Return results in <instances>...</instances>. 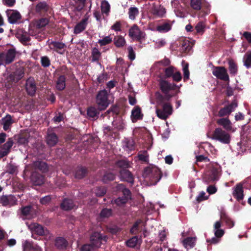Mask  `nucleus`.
<instances>
[{
	"instance_id": "obj_64",
	"label": "nucleus",
	"mask_w": 251,
	"mask_h": 251,
	"mask_svg": "<svg viewBox=\"0 0 251 251\" xmlns=\"http://www.w3.org/2000/svg\"><path fill=\"white\" fill-rule=\"evenodd\" d=\"M172 77L173 81L176 82H179L182 79L181 74L179 71L175 72Z\"/></svg>"
},
{
	"instance_id": "obj_36",
	"label": "nucleus",
	"mask_w": 251,
	"mask_h": 251,
	"mask_svg": "<svg viewBox=\"0 0 251 251\" xmlns=\"http://www.w3.org/2000/svg\"><path fill=\"white\" fill-rule=\"evenodd\" d=\"M228 70L230 74L232 75H235L238 72V66L236 63L232 59L228 60Z\"/></svg>"
},
{
	"instance_id": "obj_54",
	"label": "nucleus",
	"mask_w": 251,
	"mask_h": 251,
	"mask_svg": "<svg viewBox=\"0 0 251 251\" xmlns=\"http://www.w3.org/2000/svg\"><path fill=\"white\" fill-rule=\"evenodd\" d=\"M112 211L110 208H103L101 210L100 213V216L101 218H108L112 215Z\"/></svg>"
},
{
	"instance_id": "obj_53",
	"label": "nucleus",
	"mask_w": 251,
	"mask_h": 251,
	"mask_svg": "<svg viewBox=\"0 0 251 251\" xmlns=\"http://www.w3.org/2000/svg\"><path fill=\"white\" fill-rule=\"evenodd\" d=\"M205 25L203 22H199L195 27L197 33L202 34L205 30Z\"/></svg>"
},
{
	"instance_id": "obj_30",
	"label": "nucleus",
	"mask_w": 251,
	"mask_h": 251,
	"mask_svg": "<svg viewBox=\"0 0 251 251\" xmlns=\"http://www.w3.org/2000/svg\"><path fill=\"white\" fill-rule=\"evenodd\" d=\"M87 21L88 18H85L77 24L74 27V33L77 34L84 30L87 25Z\"/></svg>"
},
{
	"instance_id": "obj_37",
	"label": "nucleus",
	"mask_w": 251,
	"mask_h": 251,
	"mask_svg": "<svg viewBox=\"0 0 251 251\" xmlns=\"http://www.w3.org/2000/svg\"><path fill=\"white\" fill-rule=\"evenodd\" d=\"M172 28V24L169 22L164 23L156 27V30L161 33H165Z\"/></svg>"
},
{
	"instance_id": "obj_50",
	"label": "nucleus",
	"mask_w": 251,
	"mask_h": 251,
	"mask_svg": "<svg viewBox=\"0 0 251 251\" xmlns=\"http://www.w3.org/2000/svg\"><path fill=\"white\" fill-rule=\"evenodd\" d=\"M32 206L31 205H27L23 206L21 208V214L26 217L30 216Z\"/></svg>"
},
{
	"instance_id": "obj_22",
	"label": "nucleus",
	"mask_w": 251,
	"mask_h": 251,
	"mask_svg": "<svg viewBox=\"0 0 251 251\" xmlns=\"http://www.w3.org/2000/svg\"><path fill=\"white\" fill-rule=\"evenodd\" d=\"M88 173V168L82 166H78L74 171L75 177L82 179L85 177Z\"/></svg>"
},
{
	"instance_id": "obj_8",
	"label": "nucleus",
	"mask_w": 251,
	"mask_h": 251,
	"mask_svg": "<svg viewBox=\"0 0 251 251\" xmlns=\"http://www.w3.org/2000/svg\"><path fill=\"white\" fill-rule=\"evenodd\" d=\"M108 237L106 235H103L99 232H94L92 233L90 237V243H91L95 248H100L103 242H106Z\"/></svg>"
},
{
	"instance_id": "obj_12",
	"label": "nucleus",
	"mask_w": 251,
	"mask_h": 251,
	"mask_svg": "<svg viewBox=\"0 0 251 251\" xmlns=\"http://www.w3.org/2000/svg\"><path fill=\"white\" fill-rule=\"evenodd\" d=\"M17 199L12 195H2L0 197V203L3 206H11L17 204Z\"/></svg>"
},
{
	"instance_id": "obj_45",
	"label": "nucleus",
	"mask_w": 251,
	"mask_h": 251,
	"mask_svg": "<svg viewBox=\"0 0 251 251\" xmlns=\"http://www.w3.org/2000/svg\"><path fill=\"white\" fill-rule=\"evenodd\" d=\"M139 14V9L136 7H131L128 9V17L131 20H134L136 19V16H138Z\"/></svg>"
},
{
	"instance_id": "obj_47",
	"label": "nucleus",
	"mask_w": 251,
	"mask_h": 251,
	"mask_svg": "<svg viewBox=\"0 0 251 251\" xmlns=\"http://www.w3.org/2000/svg\"><path fill=\"white\" fill-rule=\"evenodd\" d=\"M204 0H191V6L195 10H200L201 9L202 1Z\"/></svg>"
},
{
	"instance_id": "obj_57",
	"label": "nucleus",
	"mask_w": 251,
	"mask_h": 251,
	"mask_svg": "<svg viewBox=\"0 0 251 251\" xmlns=\"http://www.w3.org/2000/svg\"><path fill=\"white\" fill-rule=\"evenodd\" d=\"M13 138H9L5 143L0 146L10 151V149L13 145Z\"/></svg>"
},
{
	"instance_id": "obj_38",
	"label": "nucleus",
	"mask_w": 251,
	"mask_h": 251,
	"mask_svg": "<svg viewBox=\"0 0 251 251\" xmlns=\"http://www.w3.org/2000/svg\"><path fill=\"white\" fill-rule=\"evenodd\" d=\"M115 166L120 170H122L128 169L130 167V164L126 159H119L115 162Z\"/></svg>"
},
{
	"instance_id": "obj_11",
	"label": "nucleus",
	"mask_w": 251,
	"mask_h": 251,
	"mask_svg": "<svg viewBox=\"0 0 251 251\" xmlns=\"http://www.w3.org/2000/svg\"><path fill=\"white\" fill-rule=\"evenodd\" d=\"M35 10L37 13L43 15H48V13L51 14L52 8L46 1H40L38 2L35 6Z\"/></svg>"
},
{
	"instance_id": "obj_14",
	"label": "nucleus",
	"mask_w": 251,
	"mask_h": 251,
	"mask_svg": "<svg viewBox=\"0 0 251 251\" xmlns=\"http://www.w3.org/2000/svg\"><path fill=\"white\" fill-rule=\"evenodd\" d=\"M32 168L34 171H40L42 174L46 173L49 171L48 164L40 160L34 161L32 164Z\"/></svg>"
},
{
	"instance_id": "obj_23",
	"label": "nucleus",
	"mask_w": 251,
	"mask_h": 251,
	"mask_svg": "<svg viewBox=\"0 0 251 251\" xmlns=\"http://www.w3.org/2000/svg\"><path fill=\"white\" fill-rule=\"evenodd\" d=\"M143 118V114L141 112V107L137 105L135 106L131 111V118L132 122L135 123L138 120H142Z\"/></svg>"
},
{
	"instance_id": "obj_28",
	"label": "nucleus",
	"mask_w": 251,
	"mask_h": 251,
	"mask_svg": "<svg viewBox=\"0 0 251 251\" xmlns=\"http://www.w3.org/2000/svg\"><path fill=\"white\" fill-rule=\"evenodd\" d=\"M49 46L50 50L60 54L62 53L60 50L66 48L64 43L58 41H51L49 44Z\"/></svg>"
},
{
	"instance_id": "obj_25",
	"label": "nucleus",
	"mask_w": 251,
	"mask_h": 251,
	"mask_svg": "<svg viewBox=\"0 0 251 251\" xmlns=\"http://www.w3.org/2000/svg\"><path fill=\"white\" fill-rule=\"evenodd\" d=\"M32 232L39 236H44L49 234V230L43 226L38 224H34L32 227Z\"/></svg>"
},
{
	"instance_id": "obj_42",
	"label": "nucleus",
	"mask_w": 251,
	"mask_h": 251,
	"mask_svg": "<svg viewBox=\"0 0 251 251\" xmlns=\"http://www.w3.org/2000/svg\"><path fill=\"white\" fill-rule=\"evenodd\" d=\"M218 171L217 169L213 168L211 170V174L208 176V177L207 178L206 177L204 178L205 181L207 183H210L217 180L218 179Z\"/></svg>"
},
{
	"instance_id": "obj_17",
	"label": "nucleus",
	"mask_w": 251,
	"mask_h": 251,
	"mask_svg": "<svg viewBox=\"0 0 251 251\" xmlns=\"http://www.w3.org/2000/svg\"><path fill=\"white\" fill-rule=\"evenodd\" d=\"M119 176L121 180L133 184L134 179L133 175L127 169L120 170Z\"/></svg>"
},
{
	"instance_id": "obj_39",
	"label": "nucleus",
	"mask_w": 251,
	"mask_h": 251,
	"mask_svg": "<svg viewBox=\"0 0 251 251\" xmlns=\"http://www.w3.org/2000/svg\"><path fill=\"white\" fill-rule=\"evenodd\" d=\"M116 178V175L110 171H106L103 175L101 180L104 183H107L109 181L114 180Z\"/></svg>"
},
{
	"instance_id": "obj_5",
	"label": "nucleus",
	"mask_w": 251,
	"mask_h": 251,
	"mask_svg": "<svg viewBox=\"0 0 251 251\" xmlns=\"http://www.w3.org/2000/svg\"><path fill=\"white\" fill-rule=\"evenodd\" d=\"M59 72L60 74L56 80V88L59 91H62L66 87V76L69 75L70 72L65 66H62Z\"/></svg>"
},
{
	"instance_id": "obj_44",
	"label": "nucleus",
	"mask_w": 251,
	"mask_h": 251,
	"mask_svg": "<svg viewBox=\"0 0 251 251\" xmlns=\"http://www.w3.org/2000/svg\"><path fill=\"white\" fill-rule=\"evenodd\" d=\"M100 9L101 13L108 16L110 11V5L107 1L104 0L101 1Z\"/></svg>"
},
{
	"instance_id": "obj_20",
	"label": "nucleus",
	"mask_w": 251,
	"mask_h": 251,
	"mask_svg": "<svg viewBox=\"0 0 251 251\" xmlns=\"http://www.w3.org/2000/svg\"><path fill=\"white\" fill-rule=\"evenodd\" d=\"M25 72L24 69L20 67L9 75L10 79L14 82H17L21 79L24 76Z\"/></svg>"
},
{
	"instance_id": "obj_19",
	"label": "nucleus",
	"mask_w": 251,
	"mask_h": 251,
	"mask_svg": "<svg viewBox=\"0 0 251 251\" xmlns=\"http://www.w3.org/2000/svg\"><path fill=\"white\" fill-rule=\"evenodd\" d=\"M61 209L65 211H69L74 208H76L73 200L71 199L64 198L60 204Z\"/></svg>"
},
{
	"instance_id": "obj_63",
	"label": "nucleus",
	"mask_w": 251,
	"mask_h": 251,
	"mask_svg": "<svg viewBox=\"0 0 251 251\" xmlns=\"http://www.w3.org/2000/svg\"><path fill=\"white\" fill-rule=\"evenodd\" d=\"M49 23V20L47 18H41L39 20L37 23V26L39 28L45 27Z\"/></svg>"
},
{
	"instance_id": "obj_3",
	"label": "nucleus",
	"mask_w": 251,
	"mask_h": 251,
	"mask_svg": "<svg viewBox=\"0 0 251 251\" xmlns=\"http://www.w3.org/2000/svg\"><path fill=\"white\" fill-rule=\"evenodd\" d=\"M158 87L160 90L161 95L164 98L171 99L175 95L172 92V90H175L177 87V85L175 83H171L168 81L160 77L158 80Z\"/></svg>"
},
{
	"instance_id": "obj_51",
	"label": "nucleus",
	"mask_w": 251,
	"mask_h": 251,
	"mask_svg": "<svg viewBox=\"0 0 251 251\" xmlns=\"http://www.w3.org/2000/svg\"><path fill=\"white\" fill-rule=\"evenodd\" d=\"M143 223V221L141 219L137 220L133 224V226L130 230V232L132 234H136L139 229V225Z\"/></svg>"
},
{
	"instance_id": "obj_55",
	"label": "nucleus",
	"mask_w": 251,
	"mask_h": 251,
	"mask_svg": "<svg viewBox=\"0 0 251 251\" xmlns=\"http://www.w3.org/2000/svg\"><path fill=\"white\" fill-rule=\"evenodd\" d=\"M112 41V38L110 37V35H109L104 37L102 39L99 40L98 43L102 47L111 43Z\"/></svg>"
},
{
	"instance_id": "obj_48",
	"label": "nucleus",
	"mask_w": 251,
	"mask_h": 251,
	"mask_svg": "<svg viewBox=\"0 0 251 251\" xmlns=\"http://www.w3.org/2000/svg\"><path fill=\"white\" fill-rule=\"evenodd\" d=\"M244 64L247 68H251V52H247L243 58Z\"/></svg>"
},
{
	"instance_id": "obj_43",
	"label": "nucleus",
	"mask_w": 251,
	"mask_h": 251,
	"mask_svg": "<svg viewBox=\"0 0 251 251\" xmlns=\"http://www.w3.org/2000/svg\"><path fill=\"white\" fill-rule=\"evenodd\" d=\"M113 43L117 48H122L125 45L126 41L121 35H117L113 39Z\"/></svg>"
},
{
	"instance_id": "obj_6",
	"label": "nucleus",
	"mask_w": 251,
	"mask_h": 251,
	"mask_svg": "<svg viewBox=\"0 0 251 251\" xmlns=\"http://www.w3.org/2000/svg\"><path fill=\"white\" fill-rule=\"evenodd\" d=\"M96 103L98 105L100 110H104L108 107L109 102L106 90H100L96 96Z\"/></svg>"
},
{
	"instance_id": "obj_60",
	"label": "nucleus",
	"mask_w": 251,
	"mask_h": 251,
	"mask_svg": "<svg viewBox=\"0 0 251 251\" xmlns=\"http://www.w3.org/2000/svg\"><path fill=\"white\" fill-rule=\"evenodd\" d=\"M42 66L44 67H48L50 65V61L49 58L47 56H43L41 59Z\"/></svg>"
},
{
	"instance_id": "obj_4",
	"label": "nucleus",
	"mask_w": 251,
	"mask_h": 251,
	"mask_svg": "<svg viewBox=\"0 0 251 251\" xmlns=\"http://www.w3.org/2000/svg\"><path fill=\"white\" fill-rule=\"evenodd\" d=\"M211 138L222 144H229L230 143L231 137L228 131L221 127H217L213 131Z\"/></svg>"
},
{
	"instance_id": "obj_29",
	"label": "nucleus",
	"mask_w": 251,
	"mask_h": 251,
	"mask_svg": "<svg viewBox=\"0 0 251 251\" xmlns=\"http://www.w3.org/2000/svg\"><path fill=\"white\" fill-rule=\"evenodd\" d=\"M220 219L229 228H231L234 226V222L224 210L221 211Z\"/></svg>"
},
{
	"instance_id": "obj_13",
	"label": "nucleus",
	"mask_w": 251,
	"mask_h": 251,
	"mask_svg": "<svg viewBox=\"0 0 251 251\" xmlns=\"http://www.w3.org/2000/svg\"><path fill=\"white\" fill-rule=\"evenodd\" d=\"M216 123L218 126H221L226 131L233 132L235 131L232 126V124L228 118H222L217 119Z\"/></svg>"
},
{
	"instance_id": "obj_31",
	"label": "nucleus",
	"mask_w": 251,
	"mask_h": 251,
	"mask_svg": "<svg viewBox=\"0 0 251 251\" xmlns=\"http://www.w3.org/2000/svg\"><path fill=\"white\" fill-rule=\"evenodd\" d=\"M54 245L57 249L62 250L66 249L68 243L64 238L59 237L55 239Z\"/></svg>"
},
{
	"instance_id": "obj_7",
	"label": "nucleus",
	"mask_w": 251,
	"mask_h": 251,
	"mask_svg": "<svg viewBox=\"0 0 251 251\" xmlns=\"http://www.w3.org/2000/svg\"><path fill=\"white\" fill-rule=\"evenodd\" d=\"M146 35L145 32L141 31L136 25H134L129 29V37L140 43H141L143 40H145Z\"/></svg>"
},
{
	"instance_id": "obj_40",
	"label": "nucleus",
	"mask_w": 251,
	"mask_h": 251,
	"mask_svg": "<svg viewBox=\"0 0 251 251\" xmlns=\"http://www.w3.org/2000/svg\"><path fill=\"white\" fill-rule=\"evenodd\" d=\"M100 110L94 106H90L88 108L87 114L89 119L97 118L100 114Z\"/></svg>"
},
{
	"instance_id": "obj_18",
	"label": "nucleus",
	"mask_w": 251,
	"mask_h": 251,
	"mask_svg": "<svg viewBox=\"0 0 251 251\" xmlns=\"http://www.w3.org/2000/svg\"><path fill=\"white\" fill-rule=\"evenodd\" d=\"M31 179L35 185L40 186L44 184L45 180V175L40 174L37 171H33Z\"/></svg>"
},
{
	"instance_id": "obj_1",
	"label": "nucleus",
	"mask_w": 251,
	"mask_h": 251,
	"mask_svg": "<svg viewBox=\"0 0 251 251\" xmlns=\"http://www.w3.org/2000/svg\"><path fill=\"white\" fill-rule=\"evenodd\" d=\"M156 101L155 112L157 116L160 119L165 120L173 113V106L170 102L171 99L163 97L159 91L154 94Z\"/></svg>"
},
{
	"instance_id": "obj_41",
	"label": "nucleus",
	"mask_w": 251,
	"mask_h": 251,
	"mask_svg": "<svg viewBox=\"0 0 251 251\" xmlns=\"http://www.w3.org/2000/svg\"><path fill=\"white\" fill-rule=\"evenodd\" d=\"M14 137L15 140L17 141L19 145H23L25 146L27 145L29 142L28 138L22 134L16 135Z\"/></svg>"
},
{
	"instance_id": "obj_56",
	"label": "nucleus",
	"mask_w": 251,
	"mask_h": 251,
	"mask_svg": "<svg viewBox=\"0 0 251 251\" xmlns=\"http://www.w3.org/2000/svg\"><path fill=\"white\" fill-rule=\"evenodd\" d=\"M183 244L186 247L189 246L191 248L195 246V238L193 237H187L183 240Z\"/></svg>"
},
{
	"instance_id": "obj_59",
	"label": "nucleus",
	"mask_w": 251,
	"mask_h": 251,
	"mask_svg": "<svg viewBox=\"0 0 251 251\" xmlns=\"http://www.w3.org/2000/svg\"><path fill=\"white\" fill-rule=\"evenodd\" d=\"M23 249L24 251H27L33 249L32 244L27 240H26L23 243Z\"/></svg>"
},
{
	"instance_id": "obj_26",
	"label": "nucleus",
	"mask_w": 251,
	"mask_h": 251,
	"mask_svg": "<svg viewBox=\"0 0 251 251\" xmlns=\"http://www.w3.org/2000/svg\"><path fill=\"white\" fill-rule=\"evenodd\" d=\"M16 55V50L14 48H11L7 50L5 53L4 64L8 65L12 63L15 59Z\"/></svg>"
},
{
	"instance_id": "obj_2",
	"label": "nucleus",
	"mask_w": 251,
	"mask_h": 251,
	"mask_svg": "<svg viewBox=\"0 0 251 251\" xmlns=\"http://www.w3.org/2000/svg\"><path fill=\"white\" fill-rule=\"evenodd\" d=\"M143 176L151 185H155L162 176V173L157 166L150 164L145 168Z\"/></svg>"
},
{
	"instance_id": "obj_61",
	"label": "nucleus",
	"mask_w": 251,
	"mask_h": 251,
	"mask_svg": "<svg viewBox=\"0 0 251 251\" xmlns=\"http://www.w3.org/2000/svg\"><path fill=\"white\" fill-rule=\"evenodd\" d=\"M128 201L123 198V197H119L116 199L115 200L114 202L118 206H121L123 204H126Z\"/></svg>"
},
{
	"instance_id": "obj_58",
	"label": "nucleus",
	"mask_w": 251,
	"mask_h": 251,
	"mask_svg": "<svg viewBox=\"0 0 251 251\" xmlns=\"http://www.w3.org/2000/svg\"><path fill=\"white\" fill-rule=\"evenodd\" d=\"M95 249L91 243L85 244L80 248V251H93Z\"/></svg>"
},
{
	"instance_id": "obj_27",
	"label": "nucleus",
	"mask_w": 251,
	"mask_h": 251,
	"mask_svg": "<svg viewBox=\"0 0 251 251\" xmlns=\"http://www.w3.org/2000/svg\"><path fill=\"white\" fill-rule=\"evenodd\" d=\"M116 188L118 191L122 192V197L126 199L128 201L131 199V192L129 189L125 187V185L118 184L117 185Z\"/></svg>"
},
{
	"instance_id": "obj_21",
	"label": "nucleus",
	"mask_w": 251,
	"mask_h": 251,
	"mask_svg": "<svg viewBox=\"0 0 251 251\" xmlns=\"http://www.w3.org/2000/svg\"><path fill=\"white\" fill-rule=\"evenodd\" d=\"M16 37L24 45H26L27 43L31 40L29 34L23 29L19 30L16 33Z\"/></svg>"
},
{
	"instance_id": "obj_24",
	"label": "nucleus",
	"mask_w": 251,
	"mask_h": 251,
	"mask_svg": "<svg viewBox=\"0 0 251 251\" xmlns=\"http://www.w3.org/2000/svg\"><path fill=\"white\" fill-rule=\"evenodd\" d=\"M244 191L243 184L241 183L236 184L234 190L233 192L232 195L234 198L240 201L244 198Z\"/></svg>"
},
{
	"instance_id": "obj_10",
	"label": "nucleus",
	"mask_w": 251,
	"mask_h": 251,
	"mask_svg": "<svg viewBox=\"0 0 251 251\" xmlns=\"http://www.w3.org/2000/svg\"><path fill=\"white\" fill-rule=\"evenodd\" d=\"M212 73L214 76L220 80L227 82L229 81V77L227 70L224 67H216L213 70Z\"/></svg>"
},
{
	"instance_id": "obj_15",
	"label": "nucleus",
	"mask_w": 251,
	"mask_h": 251,
	"mask_svg": "<svg viewBox=\"0 0 251 251\" xmlns=\"http://www.w3.org/2000/svg\"><path fill=\"white\" fill-rule=\"evenodd\" d=\"M25 89L28 95L32 97L35 95L37 87L35 80L33 77H29L26 80Z\"/></svg>"
},
{
	"instance_id": "obj_32",
	"label": "nucleus",
	"mask_w": 251,
	"mask_h": 251,
	"mask_svg": "<svg viewBox=\"0 0 251 251\" xmlns=\"http://www.w3.org/2000/svg\"><path fill=\"white\" fill-rule=\"evenodd\" d=\"M91 61L100 64L99 60L101 57V53L96 47L93 48L91 51Z\"/></svg>"
},
{
	"instance_id": "obj_16",
	"label": "nucleus",
	"mask_w": 251,
	"mask_h": 251,
	"mask_svg": "<svg viewBox=\"0 0 251 251\" xmlns=\"http://www.w3.org/2000/svg\"><path fill=\"white\" fill-rule=\"evenodd\" d=\"M8 17V22L12 24L16 23L22 18L20 12L17 10L9 9L6 11Z\"/></svg>"
},
{
	"instance_id": "obj_34",
	"label": "nucleus",
	"mask_w": 251,
	"mask_h": 251,
	"mask_svg": "<svg viewBox=\"0 0 251 251\" xmlns=\"http://www.w3.org/2000/svg\"><path fill=\"white\" fill-rule=\"evenodd\" d=\"M47 144L50 147L54 146L58 142V138L54 133L48 134L46 138Z\"/></svg>"
},
{
	"instance_id": "obj_33",
	"label": "nucleus",
	"mask_w": 251,
	"mask_h": 251,
	"mask_svg": "<svg viewBox=\"0 0 251 251\" xmlns=\"http://www.w3.org/2000/svg\"><path fill=\"white\" fill-rule=\"evenodd\" d=\"M180 49L184 53H189L192 49V43L188 39H183L180 43Z\"/></svg>"
},
{
	"instance_id": "obj_62",
	"label": "nucleus",
	"mask_w": 251,
	"mask_h": 251,
	"mask_svg": "<svg viewBox=\"0 0 251 251\" xmlns=\"http://www.w3.org/2000/svg\"><path fill=\"white\" fill-rule=\"evenodd\" d=\"M183 71L184 74L183 79L186 81L189 78V71L188 69V64L187 63L183 68Z\"/></svg>"
},
{
	"instance_id": "obj_9",
	"label": "nucleus",
	"mask_w": 251,
	"mask_h": 251,
	"mask_svg": "<svg viewBox=\"0 0 251 251\" xmlns=\"http://www.w3.org/2000/svg\"><path fill=\"white\" fill-rule=\"evenodd\" d=\"M237 106V101L236 99H234L230 104L221 108L218 111L217 116L222 118H224V117L228 118L229 115L235 110Z\"/></svg>"
},
{
	"instance_id": "obj_35",
	"label": "nucleus",
	"mask_w": 251,
	"mask_h": 251,
	"mask_svg": "<svg viewBox=\"0 0 251 251\" xmlns=\"http://www.w3.org/2000/svg\"><path fill=\"white\" fill-rule=\"evenodd\" d=\"M3 128L4 130H8L11 125L13 123V121L12 119V117L9 114H7L6 116L2 118Z\"/></svg>"
},
{
	"instance_id": "obj_49",
	"label": "nucleus",
	"mask_w": 251,
	"mask_h": 251,
	"mask_svg": "<svg viewBox=\"0 0 251 251\" xmlns=\"http://www.w3.org/2000/svg\"><path fill=\"white\" fill-rule=\"evenodd\" d=\"M138 241V236H133L126 241V245L129 248H135Z\"/></svg>"
},
{
	"instance_id": "obj_46",
	"label": "nucleus",
	"mask_w": 251,
	"mask_h": 251,
	"mask_svg": "<svg viewBox=\"0 0 251 251\" xmlns=\"http://www.w3.org/2000/svg\"><path fill=\"white\" fill-rule=\"evenodd\" d=\"M175 68L173 66H170L164 69V79L172 77L174 72Z\"/></svg>"
},
{
	"instance_id": "obj_52",
	"label": "nucleus",
	"mask_w": 251,
	"mask_h": 251,
	"mask_svg": "<svg viewBox=\"0 0 251 251\" xmlns=\"http://www.w3.org/2000/svg\"><path fill=\"white\" fill-rule=\"evenodd\" d=\"M94 191L97 196L102 197L106 194V188L104 186H99L97 187Z\"/></svg>"
}]
</instances>
